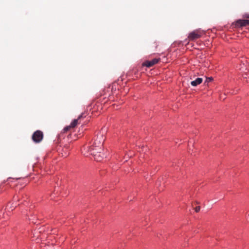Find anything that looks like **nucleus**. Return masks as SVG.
Masks as SVG:
<instances>
[{
    "mask_svg": "<svg viewBox=\"0 0 249 249\" xmlns=\"http://www.w3.org/2000/svg\"><path fill=\"white\" fill-rule=\"evenodd\" d=\"M16 207V206H12V207L10 208L11 210V211H13Z\"/></svg>",
    "mask_w": 249,
    "mask_h": 249,
    "instance_id": "4468645a",
    "label": "nucleus"
},
{
    "mask_svg": "<svg viewBox=\"0 0 249 249\" xmlns=\"http://www.w3.org/2000/svg\"><path fill=\"white\" fill-rule=\"evenodd\" d=\"M43 137V133L40 130H37L33 134L32 139L34 142L37 143L42 141Z\"/></svg>",
    "mask_w": 249,
    "mask_h": 249,
    "instance_id": "7ed1b4c3",
    "label": "nucleus"
},
{
    "mask_svg": "<svg viewBox=\"0 0 249 249\" xmlns=\"http://www.w3.org/2000/svg\"><path fill=\"white\" fill-rule=\"evenodd\" d=\"M203 81V79L201 78H197L195 80H194L191 82L192 86L194 87L197 86L198 85L201 84Z\"/></svg>",
    "mask_w": 249,
    "mask_h": 249,
    "instance_id": "423d86ee",
    "label": "nucleus"
},
{
    "mask_svg": "<svg viewBox=\"0 0 249 249\" xmlns=\"http://www.w3.org/2000/svg\"><path fill=\"white\" fill-rule=\"evenodd\" d=\"M244 17L246 18H249V14H245L244 15Z\"/></svg>",
    "mask_w": 249,
    "mask_h": 249,
    "instance_id": "ddd939ff",
    "label": "nucleus"
},
{
    "mask_svg": "<svg viewBox=\"0 0 249 249\" xmlns=\"http://www.w3.org/2000/svg\"><path fill=\"white\" fill-rule=\"evenodd\" d=\"M249 25V19H239L236 21V26L238 27H241Z\"/></svg>",
    "mask_w": 249,
    "mask_h": 249,
    "instance_id": "39448f33",
    "label": "nucleus"
},
{
    "mask_svg": "<svg viewBox=\"0 0 249 249\" xmlns=\"http://www.w3.org/2000/svg\"><path fill=\"white\" fill-rule=\"evenodd\" d=\"M71 128V125H70L69 126H67V127H65L63 129V131H64V132H67Z\"/></svg>",
    "mask_w": 249,
    "mask_h": 249,
    "instance_id": "9d476101",
    "label": "nucleus"
},
{
    "mask_svg": "<svg viewBox=\"0 0 249 249\" xmlns=\"http://www.w3.org/2000/svg\"><path fill=\"white\" fill-rule=\"evenodd\" d=\"M0 218H5L4 215V213L1 211L0 212Z\"/></svg>",
    "mask_w": 249,
    "mask_h": 249,
    "instance_id": "9b49d317",
    "label": "nucleus"
},
{
    "mask_svg": "<svg viewBox=\"0 0 249 249\" xmlns=\"http://www.w3.org/2000/svg\"><path fill=\"white\" fill-rule=\"evenodd\" d=\"M83 114H81L77 119H74L70 124L71 127L72 128L75 127L77 124H78V120L80 119L81 117H82Z\"/></svg>",
    "mask_w": 249,
    "mask_h": 249,
    "instance_id": "0eeeda50",
    "label": "nucleus"
},
{
    "mask_svg": "<svg viewBox=\"0 0 249 249\" xmlns=\"http://www.w3.org/2000/svg\"><path fill=\"white\" fill-rule=\"evenodd\" d=\"M213 78L212 77H209V78H207L205 83H209V82L212 81L213 80Z\"/></svg>",
    "mask_w": 249,
    "mask_h": 249,
    "instance_id": "1a4fd4ad",
    "label": "nucleus"
},
{
    "mask_svg": "<svg viewBox=\"0 0 249 249\" xmlns=\"http://www.w3.org/2000/svg\"><path fill=\"white\" fill-rule=\"evenodd\" d=\"M200 207L199 206L196 207L195 208V211L196 212H198L200 211Z\"/></svg>",
    "mask_w": 249,
    "mask_h": 249,
    "instance_id": "f8f14e48",
    "label": "nucleus"
},
{
    "mask_svg": "<svg viewBox=\"0 0 249 249\" xmlns=\"http://www.w3.org/2000/svg\"><path fill=\"white\" fill-rule=\"evenodd\" d=\"M160 61V58H154L150 61H146L142 63V66L150 68L157 64Z\"/></svg>",
    "mask_w": 249,
    "mask_h": 249,
    "instance_id": "20e7f679",
    "label": "nucleus"
},
{
    "mask_svg": "<svg viewBox=\"0 0 249 249\" xmlns=\"http://www.w3.org/2000/svg\"><path fill=\"white\" fill-rule=\"evenodd\" d=\"M63 152L61 153L62 157H66L69 154L68 146H65L62 150Z\"/></svg>",
    "mask_w": 249,
    "mask_h": 249,
    "instance_id": "6e6552de",
    "label": "nucleus"
},
{
    "mask_svg": "<svg viewBox=\"0 0 249 249\" xmlns=\"http://www.w3.org/2000/svg\"><path fill=\"white\" fill-rule=\"evenodd\" d=\"M202 34L203 33L201 30H196L189 34L188 38L190 40H194L200 38L202 36Z\"/></svg>",
    "mask_w": 249,
    "mask_h": 249,
    "instance_id": "f03ea898",
    "label": "nucleus"
},
{
    "mask_svg": "<svg viewBox=\"0 0 249 249\" xmlns=\"http://www.w3.org/2000/svg\"><path fill=\"white\" fill-rule=\"evenodd\" d=\"M105 140V136L103 133H100L96 136L93 144L88 148V152L92 155L94 159L97 161H100L106 157V155L104 153L103 144Z\"/></svg>",
    "mask_w": 249,
    "mask_h": 249,
    "instance_id": "f257e3e1",
    "label": "nucleus"
}]
</instances>
